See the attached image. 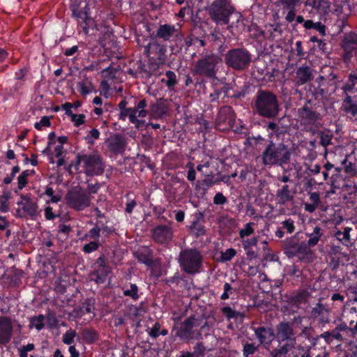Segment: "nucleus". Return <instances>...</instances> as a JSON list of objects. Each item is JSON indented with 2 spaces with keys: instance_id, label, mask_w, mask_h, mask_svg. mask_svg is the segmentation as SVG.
<instances>
[{
  "instance_id": "obj_1",
  "label": "nucleus",
  "mask_w": 357,
  "mask_h": 357,
  "mask_svg": "<svg viewBox=\"0 0 357 357\" xmlns=\"http://www.w3.org/2000/svg\"><path fill=\"white\" fill-rule=\"evenodd\" d=\"M251 107L255 114L267 119L276 118L281 110L276 94L262 89H259L255 95Z\"/></svg>"
},
{
  "instance_id": "obj_2",
  "label": "nucleus",
  "mask_w": 357,
  "mask_h": 357,
  "mask_svg": "<svg viewBox=\"0 0 357 357\" xmlns=\"http://www.w3.org/2000/svg\"><path fill=\"white\" fill-rule=\"evenodd\" d=\"M317 108V104L310 99L297 111L300 126L303 130L312 135L322 126L323 116L318 112Z\"/></svg>"
},
{
  "instance_id": "obj_3",
  "label": "nucleus",
  "mask_w": 357,
  "mask_h": 357,
  "mask_svg": "<svg viewBox=\"0 0 357 357\" xmlns=\"http://www.w3.org/2000/svg\"><path fill=\"white\" fill-rule=\"evenodd\" d=\"M291 155L287 145L283 142L275 143L273 139H268L261 158L262 163L266 166H282L289 163Z\"/></svg>"
},
{
  "instance_id": "obj_4",
  "label": "nucleus",
  "mask_w": 357,
  "mask_h": 357,
  "mask_svg": "<svg viewBox=\"0 0 357 357\" xmlns=\"http://www.w3.org/2000/svg\"><path fill=\"white\" fill-rule=\"evenodd\" d=\"M81 165L84 173L88 176H100L105 172L103 158L98 151L90 153H78L76 156L75 169Z\"/></svg>"
},
{
  "instance_id": "obj_5",
  "label": "nucleus",
  "mask_w": 357,
  "mask_h": 357,
  "mask_svg": "<svg viewBox=\"0 0 357 357\" xmlns=\"http://www.w3.org/2000/svg\"><path fill=\"white\" fill-rule=\"evenodd\" d=\"M210 19L217 25H227L236 12L231 0H214L206 8Z\"/></svg>"
},
{
  "instance_id": "obj_6",
  "label": "nucleus",
  "mask_w": 357,
  "mask_h": 357,
  "mask_svg": "<svg viewBox=\"0 0 357 357\" xmlns=\"http://www.w3.org/2000/svg\"><path fill=\"white\" fill-rule=\"evenodd\" d=\"M282 249L289 258L298 257L305 262H312L314 259V251L308 250L305 241H300L297 234L287 238L282 242Z\"/></svg>"
},
{
  "instance_id": "obj_7",
  "label": "nucleus",
  "mask_w": 357,
  "mask_h": 357,
  "mask_svg": "<svg viewBox=\"0 0 357 357\" xmlns=\"http://www.w3.org/2000/svg\"><path fill=\"white\" fill-rule=\"evenodd\" d=\"M222 62L220 55L215 53L206 54L199 59L193 68V73L208 79H216L218 66Z\"/></svg>"
},
{
  "instance_id": "obj_8",
  "label": "nucleus",
  "mask_w": 357,
  "mask_h": 357,
  "mask_svg": "<svg viewBox=\"0 0 357 357\" xmlns=\"http://www.w3.org/2000/svg\"><path fill=\"white\" fill-rule=\"evenodd\" d=\"M224 59L228 68L236 71H243L250 66L252 54L245 47H235L227 52Z\"/></svg>"
},
{
  "instance_id": "obj_9",
  "label": "nucleus",
  "mask_w": 357,
  "mask_h": 357,
  "mask_svg": "<svg viewBox=\"0 0 357 357\" xmlns=\"http://www.w3.org/2000/svg\"><path fill=\"white\" fill-rule=\"evenodd\" d=\"M354 324V319L349 321V326L346 322L340 323L333 330L321 333L320 337L328 344H331L334 340L345 342L357 333V321L353 326Z\"/></svg>"
},
{
  "instance_id": "obj_10",
  "label": "nucleus",
  "mask_w": 357,
  "mask_h": 357,
  "mask_svg": "<svg viewBox=\"0 0 357 357\" xmlns=\"http://www.w3.org/2000/svg\"><path fill=\"white\" fill-rule=\"evenodd\" d=\"M178 262L183 272L195 275L200 271L202 266L203 256L200 251L197 249H185L180 252Z\"/></svg>"
},
{
  "instance_id": "obj_11",
  "label": "nucleus",
  "mask_w": 357,
  "mask_h": 357,
  "mask_svg": "<svg viewBox=\"0 0 357 357\" xmlns=\"http://www.w3.org/2000/svg\"><path fill=\"white\" fill-rule=\"evenodd\" d=\"M69 8L72 12V17L77 22L78 28L87 35L89 27L93 22V19L89 14L90 8L88 3L83 0H70Z\"/></svg>"
},
{
  "instance_id": "obj_12",
  "label": "nucleus",
  "mask_w": 357,
  "mask_h": 357,
  "mask_svg": "<svg viewBox=\"0 0 357 357\" xmlns=\"http://www.w3.org/2000/svg\"><path fill=\"white\" fill-rule=\"evenodd\" d=\"M275 337L279 343L284 342L278 348L291 351L296 344V337L294 331V324L289 321H281L276 326Z\"/></svg>"
},
{
  "instance_id": "obj_13",
  "label": "nucleus",
  "mask_w": 357,
  "mask_h": 357,
  "mask_svg": "<svg viewBox=\"0 0 357 357\" xmlns=\"http://www.w3.org/2000/svg\"><path fill=\"white\" fill-rule=\"evenodd\" d=\"M65 199L67 205L77 211H81L88 208L91 202L89 194L81 187L75 188L68 192Z\"/></svg>"
},
{
  "instance_id": "obj_14",
  "label": "nucleus",
  "mask_w": 357,
  "mask_h": 357,
  "mask_svg": "<svg viewBox=\"0 0 357 357\" xmlns=\"http://www.w3.org/2000/svg\"><path fill=\"white\" fill-rule=\"evenodd\" d=\"M197 321V319L195 315L190 316L185 319L178 328L176 336L187 343L193 340H202V332L194 329L195 326H198Z\"/></svg>"
},
{
  "instance_id": "obj_15",
  "label": "nucleus",
  "mask_w": 357,
  "mask_h": 357,
  "mask_svg": "<svg viewBox=\"0 0 357 357\" xmlns=\"http://www.w3.org/2000/svg\"><path fill=\"white\" fill-rule=\"evenodd\" d=\"M20 200L17 202L20 206L15 211V217L20 218H30L36 220L38 215V206L30 195H20Z\"/></svg>"
},
{
  "instance_id": "obj_16",
  "label": "nucleus",
  "mask_w": 357,
  "mask_h": 357,
  "mask_svg": "<svg viewBox=\"0 0 357 357\" xmlns=\"http://www.w3.org/2000/svg\"><path fill=\"white\" fill-rule=\"evenodd\" d=\"M105 255L102 254L94 262L93 271L91 272V280L96 284H103L106 282L112 268L107 264Z\"/></svg>"
},
{
  "instance_id": "obj_17",
  "label": "nucleus",
  "mask_w": 357,
  "mask_h": 357,
  "mask_svg": "<svg viewBox=\"0 0 357 357\" xmlns=\"http://www.w3.org/2000/svg\"><path fill=\"white\" fill-rule=\"evenodd\" d=\"M340 47L343 52L342 60L344 63H348L351 59L357 54V34L351 31L344 34Z\"/></svg>"
},
{
  "instance_id": "obj_18",
  "label": "nucleus",
  "mask_w": 357,
  "mask_h": 357,
  "mask_svg": "<svg viewBox=\"0 0 357 357\" xmlns=\"http://www.w3.org/2000/svg\"><path fill=\"white\" fill-rule=\"evenodd\" d=\"M152 36L163 42H171L174 39L181 40L183 35L180 29H176L175 25L171 24H160Z\"/></svg>"
},
{
  "instance_id": "obj_19",
  "label": "nucleus",
  "mask_w": 357,
  "mask_h": 357,
  "mask_svg": "<svg viewBox=\"0 0 357 357\" xmlns=\"http://www.w3.org/2000/svg\"><path fill=\"white\" fill-rule=\"evenodd\" d=\"M151 238L154 242L161 245L168 244L174 236L172 223L158 225L151 230Z\"/></svg>"
},
{
  "instance_id": "obj_20",
  "label": "nucleus",
  "mask_w": 357,
  "mask_h": 357,
  "mask_svg": "<svg viewBox=\"0 0 357 357\" xmlns=\"http://www.w3.org/2000/svg\"><path fill=\"white\" fill-rule=\"evenodd\" d=\"M133 107L119 109V119L125 121L127 118L130 120L132 114L138 113L139 117H146L148 116L149 112L146 108L148 102L146 98H135Z\"/></svg>"
},
{
  "instance_id": "obj_21",
  "label": "nucleus",
  "mask_w": 357,
  "mask_h": 357,
  "mask_svg": "<svg viewBox=\"0 0 357 357\" xmlns=\"http://www.w3.org/2000/svg\"><path fill=\"white\" fill-rule=\"evenodd\" d=\"M166 52L165 45L159 43L158 41L149 42L146 45H144V52L149 57V61L165 63L167 58Z\"/></svg>"
},
{
  "instance_id": "obj_22",
  "label": "nucleus",
  "mask_w": 357,
  "mask_h": 357,
  "mask_svg": "<svg viewBox=\"0 0 357 357\" xmlns=\"http://www.w3.org/2000/svg\"><path fill=\"white\" fill-rule=\"evenodd\" d=\"M91 223L93 225V227L84 234L81 238L82 241H99L101 233L105 237H109L114 232V229L112 227L105 224H101L100 221Z\"/></svg>"
},
{
  "instance_id": "obj_23",
  "label": "nucleus",
  "mask_w": 357,
  "mask_h": 357,
  "mask_svg": "<svg viewBox=\"0 0 357 357\" xmlns=\"http://www.w3.org/2000/svg\"><path fill=\"white\" fill-rule=\"evenodd\" d=\"M13 331L12 319L7 316H0V346H5L10 343Z\"/></svg>"
},
{
  "instance_id": "obj_24",
  "label": "nucleus",
  "mask_w": 357,
  "mask_h": 357,
  "mask_svg": "<svg viewBox=\"0 0 357 357\" xmlns=\"http://www.w3.org/2000/svg\"><path fill=\"white\" fill-rule=\"evenodd\" d=\"M301 3L302 0H277L275 4L281 7L284 13L287 12L285 20L291 23L295 20L297 9Z\"/></svg>"
},
{
  "instance_id": "obj_25",
  "label": "nucleus",
  "mask_w": 357,
  "mask_h": 357,
  "mask_svg": "<svg viewBox=\"0 0 357 357\" xmlns=\"http://www.w3.org/2000/svg\"><path fill=\"white\" fill-rule=\"evenodd\" d=\"M251 329L254 331L259 344L266 347H269L275 337L274 331L271 327L264 326L255 327L252 326Z\"/></svg>"
},
{
  "instance_id": "obj_26",
  "label": "nucleus",
  "mask_w": 357,
  "mask_h": 357,
  "mask_svg": "<svg viewBox=\"0 0 357 357\" xmlns=\"http://www.w3.org/2000/svg\"><path fill=\"white\" fill-rule=\"evenodd\" d=\"M193 220L189 226V230L197 238L204 236L206 229L204 225V213L198 211L192 215Z\"/></svg>"
},
{
  "instance_id": "obj_27",
  "label": "nucleus",
  "mask_w": 357,
  "mask_h": 357,
  "mask_svg": "<svg viewBox=\"0 0 357 357\" xmlns=\"http://www.w3.org/2000/svg\"><path fill=\"white\" fill-rule=\"evenodd\" d=\"M168 111V106L166 104V100L163 98H160L156 102H152L149 106L148 110V115L151 119H159L163 117Z\"/></svg>"
},
{
  "instance_id": "obj_28",
  "label": "nucleus",
  "mask_w": 357,
  "mask_h": 357,
  "mask_svg": "<svg viewBox=\"0 0 357 357\" xmlns=\"http://www.w3.org/2000/svg\"><path fill=\"white\" fill-rule=\"evenodd\" d=\"M329 264L333 269L337 268L340 264H344L343 260L346 255L342 252V248L338 245H331L328 251Z\"/></svg>"
},
{
  "instance_id": "obj_29",
  "label": "nucleus",
  "mask_w": 357,
  "mask_h": 357,
  "mask_svg": "<svg viewBox=\"0 0 357 357\" xmlns=\"http://www.w3.org/2000/svg\"><path fill=\"white\" fill-rule=\"evenodd\" d=\"M107 144L109 151L115 155L122 153L126 145L125 138L119 134L114 135L108 139Z\"/></svg>"
},
{
  "instance_id": "obj_30",
  "label": "nucleus",
  "mask_w": 357,
  "mask_h": 357,
  "mask_svg": "<svg viewBox=\"0 0 357 357\" xmlns=\"http://www.w3.org/2000/svg\"><path fill=\"white\" fill-rule=\"evenodd\" d=\"M135 258L140 263L149 267H152L153 263V251L148 246H142L134 253Z\"/></svg>"
},
{
  "instance_id": "obj_31",
  "label": "nucleus",
  "mask_w": 357,
  "mask_h": 357,
  "mask_svg": "<svg viewBox=\"0 0 357 357\" xmlns=\"http://www.w3.org/2000/svg\"><path fill=\"white\" fill-rule=\"evenodd\" d=\"M340 109L349 118L356 117L357 116V100L354 98L346 94L342 100Z\"/></svg>"
},
{
  "instance_id": "obj_32",
  "label": "nucleus",
  "mask_w": 357,
  "mask_h": 357,
  "mask_svg": "<svg viewBox=\"0 0 357 357\" xmlns=\"http://www.w3.org/2000/svg\"><path fill=\"white\" fill-rule=\"evenodd\" d=\"M305 235L308 238V240L305 241V246L308 250H312L311 248L316 246L320 241H323L324 229L319 226H316L311 233H306Z\"/></svg>"
},
{
  "instance_id": "obj_33",
  "label": "nucleus",
  "mask_w": 357,
  "mask_h": 357,
  "mask_svg": "<svg viewBox=\"0 0 357 357\" xmlns=\"http://www.w3.org/2000/svg\"><path fill=\"white\" fill-rule=\"evenodd\" d=\"M304 4L321 15L327 14L331 6L329 0H306Z\"/></svg>"
},
{
  "instance_id": "obj_34",
  "label": "nucleus",
  "mask_w": 357,
  "mask_h": 357,
  "mask_svg": "<svg viewBox=\"0 0 357 357\" xmlns=\"http://www.w3.org/2000/svg\"><path fill=\"white\" fill-rule=\"evenodd\" d=\"M235 121V114L231 106L225 105L222 107L217 116V121L218 123H225L229 125L234 123Z\"/></svg>"
},
{
  "instance_id": "obj_35",
  "label": "nucleus",
  "mask_w": 357,
  "mask_h": 357,
  "mask_svg": "<svg viewBox=\"0 0 357 357\" xmlns=\"http://www.w3.org/2000/svg\"><path fill=\"white\" fill-rule=\"evenodd\" d=\"M312 78V70L307 66H302L296 71L295 82L298 85H303Z\"/></svg>"
},
{
  "instance_id": "obj_36",
  "label": "nucleus",
  "mask_w": 357,
  "mask_h": 357,
  "mask_svg": "<svg viewBox=\"0 0 357 357\" xmlns=\"http://www.w3.org/2000/svg\"><path fill=\"white\" fill-rule=\"evenodd\" d=\"M277 204L281 206H284L287 203L293 201L294 193L290 190L288 185H284L280 189L276 192Z\"/></svg>"
},
{
  "instance_id": "obj_37",
  "label": "nucleus",
  "mask_w": 357,
  "mask_h": 357,
  "mask_svg": "<svg viewBox=\"0 0 357 357\" xmlns=\"http://www.w3.org/2000/svg\"><path fill=\"white\" fill-rule=\"evenodd\" d=\"M310 315L313 319H317L321 324L329 322L328 311L324 305L320 303H318L315 307L312 309Z\"/></svg>"
},
{
  "instance_id": "obj_38",
  "label": "nucleus",
  "mask_w": 357,
  "mask_h": 357,
  "mask_svg": "<svg viewBox=\"0 0 357 357\" xmlns=\"http://www.w3.org/2000/svg\"><path fill=\"white\" fill-rule=\"evenodd\" d=\"M93 309H94L93 299L86 298L81 305L73 309L72 314L75 318H80L86 314L91 313Z\"/></svg>"
},
{
  "instance_id": "obj_39",
  "label": "nucleus",
  "mask_w": 357,
  "mask_h": 357,
  "mask_svg": "<svg viewBox=\"0 0 357 357\" xmlns=\"http://www.w3.org/2000/svg\"><path fill=\"white\" fill-rule=\"evenodd\" d=\"M341 89L345 94L357 92V71H352L348 75L347 79Z\"/></svg>"
},
{
  "instance_id": "obj_40",
  "label": "nucleus",
  "mask_w": 357,
  "mask_h": 357,
  "mask_svg": "<svg viewBox=\"0 0 357 357\" xmlns=\"http://www.w3.org/2000/svg\"><path fill=\"white\" fill-rule=\"evenodd\" d=\"M309 296V292L305 289H299L293 292L288 298V302L293 305L305 303Z\"/></svg>"
},
{
  "instance_id": "obj_41",
  "label": "nucleus",
  "mask_w": 357,
  "mask_h": 357,
  "mask_svg": "<svg viewBox=\"0 0 357 357\" xmlns=\"http://www.w3.org/2000/svg\"><path fill=\"white\" fill-rule=\"evenodd\" d=\"M123 294L126 297L130 298L133 301H137L139 297V289L136 284L130 283L122 287Z\"/></svg>"
},
{
  "instance_id": "obj_42",
  "label": "nucleus",
  "mask_w": 357,
  "mask_h": 357,
  "mask_svg": "<svg viewBox=\"0 0 357 357\" xmlns=\"http://www.w3.org/2000/svg\"><path fill=\"white\" fill-rule=\"evenodd\" d=\"M160 82L165 84L170 91H175V86L178 84L176 75L172 70L166 71L165 78L161 79Z\"/></svg>"
},
{
  "instance_id": "obj_43",
  "label": "nucleus",
  "mask_w": 357,
  "mask_h": 357,
  "mask_svg": "<svg viewBox=\"0 0 357 357\" xmlns=\"http://www.w3.org/2000/svg\"><path fill=\"white\" fill-rule=\"evenodd\" d=\"M234 84L232 82H225L223 86L220 89L221 93H223L227 98H241L244 97L245 93L241 91H234Z\"/></svg>"
},
{
  "instance_id": "obj_44",
  "label": "nucleus",
  "mask_w": 357,
  "mask_h": 357,
  "mask_svg": "<svg viewBox=\"0 0 357 357\" xmlns=\"http://www.w3.org/2000/svg\"><path fill=\"white\" fill-rule=\"evenodd\" d=\"M81 335L83 341L86 344H93L99 338L98 332L91 328H84L82 330Z\"/></svg>"
},
{
  "instance_id": "obj_45",
  "label": "nucleus",
  "mask_w": 357,
  "mask_h": 357,
  "mask_svg": "<svg viewBox=\"0 0 357 357\" xmlns=\"http://www.w3.org/2000/svg\"><path fill=\"white\" fill-rule=\"evenodd\" d=\"M35 174L33 169H26L23 171L17 177V188L22 190L28 183V177Z\"/></svg>"
},
{
  "instance_id": "obj_46",
  "label": "nucleus",
  "mask_w": 357,
  "mask_h": 357,
  "mask_svg": "<svg viewBox=\"0 0 357 357\" xmlns=\"http://www.w3.org/2000/svg\"><path fill=\"white\" fill-rule=\"evenodd\" d=\"M136 65V68H129L128 70V74L135 77H137L139 75L143 74H145L147 76V68L146 64L142 60H138Z\"/></svg>"
},
{
  "instance_id": "obj_47",
  "label": "nucleus",
  "mask_w": 357,
  "mask_h": 357,
  "mask_svg": "<svg viewBox=\"0 0 357 357\" xmlns=\"http://www.w3.org/2000/svg\"><path fill=\"white\" fill-rule=\"evenodd\" d=\"M303 26L306 29H314L317 30V31H319V33L321 36L326 35V26L320 22H314L311 20H305V23L303 24Z\"/></svg>"
},
{
  "instance_id": "obj_48",
  "label": "nucleus",
  "mask_w": 357,
  "mask_h": 357,
  "mask_svg": "<svg viewBox=\"0 0 357 357\" xmlns=\"http://www.w3.org/2000/svg\"><path fill=\"white\" fill-rule=\"evenodd\" d=\"M45 317L43 314H39L38 316H33L29 319V328H36L38 331L42 330L45 326Z\"/></svg>"
},
{
  "instance_id": "obj_49",
  "label": "nucleus",
  "mask_w": 357,
  "mask_h": 357,
  "mask_svg": "<svg viewBox=\"0 0 357 357\" xmlns=\"http://www.w3.org/2000/svg\"><path fill=\"white\" fill-rule=\"evenodd\" d=\"M164 63H160L158 61H149V64L147 67V77H150L152 75L159 76L162 72L160 71V66Z\"/></svg>"
},
{
  "instance_id": "obj_50",
  "label": "nucleus",
  "mask_w": 357,
  "mask_h": 357,
  "mask_svg": "<svg viewBox=\"0 0 357 357\" xmlns=\"http://www.w3.org/2000/svg\"><path fill=\"white\" fill-rule=\"evenodd\" d=\"M267 130H272L273 132L268 134L269 139H273V136L275 135L276 137H279L281 134H282V130L279 125L273 121H270L267 124L266 126Z\"/></svg>"
},
{
  "instance_id": "obj_51",
  "label": "nucleus",
  "mask_w": 357,
  "mask_h": 357,
  "mask_svg": "<svg viewBox=\"0 0 357 357\" xmlns=\"http://www.w3.org/2000/svg\"><path fill=\"white\" fill-rule=\"evenodd\" d=\"M351 228L345 227L344 231H337L335 233L334 236L339 242L347 245L349 242V232Z\"/></svg>"
},
{
  "instance_id": "obj_52",
  "label": "nucleus",
  "mask_w": 357,
  "mask_h": 357,
  "mask_svg": "<svg viewBox=\"0 0 357 357\" xmlns=\"http://www.w3.org/2000/svg\"><path fill=\"white\" fill-rule=\"evenodd\" d=\"M101 245L102 243L99 241H89L83 245L82 250L86 254H90L98 250Z\"/></svg>"
},
{
  "instance_id": "obj_53",
  "label": "nucleus",
  "mask_w": 357,
  "mask_h": 357,
  "mask_svg": "<svg viewBox=\"0 0 357 357\" xmlns=\"http://www.w3.org/2000/svg\"><path fill=\"white\" fill-rule=\"evenodd\" d=\"M350 315H354L356 317H357V307L351 306L350 304L349 303V302H347L344 305V307L342 310V317L347 321H348L349 324V321H350L349 317Z\"/></svg>"
},
{
  "instance_id": "obj_54",
  "label": "nucleus",
  "mask_w": 357,
  "mask_h": 357,
  "mask_svg": "<svg viewBox=\"0 0 357 357\" xmlns=\"http://www.w3.org/2000/svg\"><path fill=\"white\" fill-rule=\"evenodd\" d=\"M77 88L78 91L82 96H86L93 90V85L89 81H84L77 83Z\"/></svg>"
},
{
  "instance_id": "obj_55",
  "label": "nucleus",
  "mask_w": 357,
  "mask_h": 357,
  "mask_svg": "<svg viewBox=\"0 0 357 357\" xmlns=\"http://www.w3.org/2000/svg\"><path fill=\"white\" fill-rule=\"evenodd\" d=\"M254 225H255V223L252 222L246 223L244 225V227L243 229H240V231H239L238 234H239L240 238L243 239V238L253 234L255 232V229L253 227Z\"/></svg>"
},
{
  "instance_id": "obj_56",
  "label": "nucleus",
  "mask_w": 357,
  "mask_h": 357,
  "mask_svg": "<svg viewBox=\"0 0 357 357\" xmlns=\"http://www.w3.org/2000/svg\"><path fill=\"white\" fill-rule=\"evenodd\" d=\"M342 163L344 165V172L349 175V177H354L357 175V169L354 164L348 161L347 158Z\"/></svg>"
},
{
  "instance_id": "obj_57",
  "label": "nucleus",
  "mask_w": 357,
  "mask_h": 357,
  "mask_svg": "<svg viewBox=\"0 0 357 357\" xmlns=\"http://www.w3.org/2000/svg\"><path fill=\"white\" fill-rule=\"evenodd\" d=\"M10 198V192H4L3 195L0 196V211L2 213H6L9 210L8 199Z\"/></svg>"
},
{
  "instance_id": "obj_58",
  "label": "nucleus",
  "mask_w": 357,
  "mask_h": 357,
  "mask_svg": "<svg viewBox=\"0 0 357 357\" xmlns=\"http://www.w3.org/2000/svg\"><path fill=\"white\" fill-rule=\"evenodd\" d=\"M219 181H220L218 179L215 180L213 175H207L201 181H199L198 183L204 186V190H206L208 188L212 187L214 184L218 183Z\"/></svg>"
},
{
  "instance_id": "obj_59",
  "label": "nucleus",
  "mask_w": 357,
  "mask_h": 357,
  "mask_svg": "<svg viewBox=\"0 0 357 357\" xmlns=\"http://www.w3.org/2000/svg\"><path fill=\"white\" fill-rule=\"evenodd\" d=\"M342 189L349 195H354L357 192V185L348 178L346 183L342 185Z\"/></svg>"
},
{
  "instance_id": "obj_60",
  "label": "nucleus",
  "mask_w": 357,
  "mask_h": 357,
  "mask_svg": "<svg viewBox=\"0 0 357 357\" xmlns=\"http://www.w3.org/2000/svg\"><path fill=\"white\" fill-rule=\"evenodd\" d=\"M221 312L228 320L237 318L239 314L238 312L233 310L230 306L228 305L222 307L221 308Z\"/></svg>"
},
{
  "instance_id": "obj_61",
  "label": "nucleus",
  "mask_w": 357,
  "mask_h": 357,
  "mask_svg": "<svg viewBox=\"0 0 357 357\" xmlns=\"http://www.w3.org/2000/svg\"><path fill=\"white\" fill-rule=\"evenodd\" d=\"M236 255V250L234 248H228L225 252H221L220 261L227 262L231 261Z\"/></svg>"
},
{
  "instance_id": "obj_62",
  "label": "nucleus",
  "mask_w": 357,
  "mask_h": 357,
  "mask_svg": "<svg viewBox=\"0 0 357 357\" xmlns=\"http://www.w3.org/2000/svg\"><path fill=\"white\" fill-rule=\"evenodd\" d=\"M319 137H320V142L319 144L324 146L326 147L328 145L332 144V139H333V135L329 132H320L319 133Z\"/></svg>"
},
{
  "instance_id": "obj_63",
  "label": "nucleus",
  "mask_w": 357,
  "mask_h": 357,
  "mask_svg": "<svg viewBox=\"0 0 357 357\" xmlns=\"http://www.w3.org/2000/svg\"><path fill=\"white\" fill-rule=\"evenodd\" d=\"M206 351V348L204 343L202 342H198L194 346L193 351L191 352V354H193L195 357H201L205 355Z\"/></svg>"
},
{
  "instance_id": "obj_64",
  "label": "nucleus",
  "mask_w": 357,
  "mask_h": 357,
  "mask_svg": "<svg viewBox=\"0 0 357 357\" xmlns=\"http://www.w3.org/2000/svg\"><path fill=\"white\" fill-rule=\"evenodd\" d=\"M258 349V346L255 345V343L246 342L243 346V354L244 357H248L250 355L254 354Z\"/></svg>"
}]
</instances>
